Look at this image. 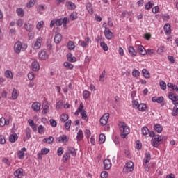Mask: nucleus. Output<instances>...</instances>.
<instances>
[{
    "label": "nucleus",
    "instance_id": "28",
    "mask_svg": "<svg viewBox=\"0 0 178 178\" xmlns=\"http://www.w3.org/2000/svg\"><path fill=\"white\" fill-rule=\"evenodd\" d=\"M43 143H46V144H52L54 143V137L49 136V138H44Z\"/></svg>",
    "mask_w": 178,
    "mask_h": 178
},
{
    "label": "nucleus",
    "instance_id": "63",
    "mask_svg": "<svg viewBox=\"0 0 178 178\" xmlns=\"http://www.w3.org/2000/svg\"><path fill=\"white\" fill-rule=\"evenodd\" d=\"M43 110L42 111V113H44V115H46V113H48V108L47 106L42 105Z\"/></svg>",
    "mask_w": 178,
    "mask_h": 178
},
{
    "label": "nucleus",
    "instance_id": "45",
    "mask_svg": "<svg viewBox=\"0 0 178 178\" xmlns=\"http://www.w3.org/2000/svg\"><path fill=\"white\" fill-rule=\"evenodd\" d=\"M148 133H149V129H148V127H143L142 128V134H143V136H147V134H148Z\"/></svg>",
    "mask_w": 178,
    "mask_h": 178
},
{
    "label": "nucleus",
    "instance_id": "8",
    "mask_svg": "<svg viewBox=\"0 0 178 178\" xmlns=\"http://www.w3.org/2000/svg\"><path fill=\"white\" fill-rule=\"evenodd\" d=\"M104 35L107 40H112V38L113 37V33L111 31L109 28L106 27V26H105Z\"/></svg>",
    "mask_w": 178,
    "mask_h": 178
},
{
    "label": "nucleus",
    "instance_id": "37",
    "mask_svg": "<svg viewBox=\"0 0 178 178\" xmlns=\"http://www.w3.org/2000/svg\"><path fill=\"white\" fill-rule=\"evenodd\" d=\"M24 29L26 30V31H31V30H33V24L30 23L25 24Z\"/></svg>",
    "mask_w": 178,
    "mask_h": 178
},
{
    "label": "nucleus",
    "instance_id": "54",
    "mask_svg": "<svg viewBox=\"0 0 178 178\" xmlns=\"http://www.w3.org/2000/svg\"><path fill=\"white\" fill-rule=\"evenodd\" d=\"M100 47H102V49L104 51H108V44H106L105 42H102L100 43Z\"/></svg>",
    "mask_w": 178,
    "mask_h": 178
},
{
    "label": "nucleus",
    "instance_id": "22",
    "mask_svg": "<svg viewBox=\"0 0 178 178\" xmlns=\"http://www.w3.org/2000/svg\"><path fill=\"white\" fill-rule=\"evenodd\" d=\"M8 124H9V120H6L5 118H0V126L1 127H3L5 125L8 126Z\"/></svg>",
    "mask_w": 178,
    "mask_h": 178
},
{
    "label": "nucleus",
    "instance_id": "1",
    "mask_svg": "<svg viewBox=\"0 0 178 178\" xmlns=\"http://www.w3.org/2000/svg\"><path fill=\"white\" fill-rule=\"evenodd\" d=\"M120 131V137L122 138H126V137L128 136V134H130V129H129V127L127 126V124L126 122H120L118 124Z\"/></svg>",
    "mask_w": 178,
    "mask_h": 178
},
{
    "label": "nucleus",
    "instance_id": "42",
    "mask_svg": "<svg viewBox=\"0 0 178 178\" xmlns=\"http://www.w3.org/2000/svg\"><path fill=\"white\" fill-rule=\"evenodd\" d=\"M105 140H106L105 135L104 134H101L99 135V143L100 144H104V143H105Z\"/></svg>",
    "mask_w": 178,
    "mask_h": 178
},
{
    "label": "nucleus",
    "instance_id": "20",
    "mask_svg": "<svg viewBox=\"0 0 178 178\" xmlns=\"http://www.w3.org/2000/svg\"><path fill=\"white\" fill-rule=\"evenodd\" d=\"M136 109H138L140 112H145V109H147V104L141 103L138 105Z\"/></svg>",
    "mask_w": 178,
    "mask_h": 178
},
{
    "label": "nucleus",
    "instance_id": "4",
    "mask_svg": "<svg viewBox=\"0 0 178 178\" xmlns=\"http://www.w3.org/2000/svg\"><path fill=\"white\" fill-rule=\"evenodd\" d=\"M41 42H42V38H38L36 41L32 43V48L33 49H40L41 48Z\"/></svg>",
    "mask_w": 178,
    "mask_h": 178
},
{
    "label": "nucleus",
    "instance_id": "26",
    "mask_svg": "<svg viewBox=\"0 0 178 178\" xmlns=\"http://www.w3.org/2000/svg\"><path fill=\"white\" fill-rule=\"evenodd\" d=\"M129 53L130 54V55H131V56H133V58H134V56H137V52L134 49V47L131 46L129 47Z\"/></svg>",
    "mask_w": 178,
    "mask_h": 178
},
{
    "label": "nucleus",
    "instance_id": "43",
    "mask_svg": "<svg viewBox=\"0 0 178 178\" xmlns=\"http://www.w3.org/2000/svg\"><path fill=\"white\" fill-rule=\"evenodd\" d=\"M58 141L59 143H60V141H62V143H67L69 139L66 135H63L61 138H59Z\"/></svg>",
    "mask_w": 178,
    "mask_h": 178
},
{
    "label": "nucleus",
    "instance_id": "10",
    "mask_svg": "<svg viewBox=\"0 0 178 178\" xmlns=\"http://www.w3.org/2000/svg\"><path fill=\"white\" fill-rule=\"evenodd\" d=\"M38 56L42 60H46V59H48V54H47V51L45 50L40 51L38 54Z\"/></svg>",
    "mask_w": 178,
    "mask_h": 178
},
{
    "label": "nucleus",
    "instance_id": "41",
    "mask_svg": "<svg viewBox=\"0 0 178 178\" xmlns=\"http://www.w3.org/2000/svg\"><path fill=\"white\" fill-rule=\"evenodd\" d=\"M165 100V98L161 96L157 98V104H161V106H165V103H163V101Z\"/></svg>",
    "mask_w": 178,
    "mask_h": 178
},
{
    "label": "nucleus",
    "instance_id": "62",
    "mask_svg": "<svg viewBox=\"0 0 178 178\" xmlns=\"http://www.w3.org/2000/svg\"><path fill=\"white\" fill-rule=\"evenodd\" d=\"M6 143V139H5V136L0 135V144H5Z\"/></svg>",
    "mask_w": 178,
    "mask_h": 178
},
{
    "label": "nucleus",
    "instance_id": "6",
    "mask_svg": "<svg viewBox=\"0 0 178 178\" xmlns=\"http://www.w3.org/2000/svg\"><path fill=\"white\" fill-rule=\"evenodd\" d=\"M134 163H133V161H129L126 163L125 168L123 169V172H133L134 170Z\"/></svg>",
    "mask_w": 178,
    "mask_h": 178
},
{
    "label": "nucleus",
    "instance_id": "55",
    "mask_svg": "<svg viewBox=\"0 0 178 178\" xmlns=\"http://www.w3.org/2000/svg\"><path fill=\"white\" fill-rule=\"evenodd\" d=\"M141 148H143V145L141 144V142L140 140H137L136 149L140 150L141 149Z\"/></svg>",
    "mask_w": 178,
    "mask_h": 178
},
{
    "label": "nucleus",
    "instance_id": "33",
    "mask_svg": "<svg viewBox=\"0 0 178 178\" xmlns=\"http://www.w3.org/2000/svg\"><path fill=\"white\" fill-rule=\"evenodd\" d=\"M16 12L19 17H23V16H24V10H23V8H17Z\"/></svg>",
    "mask_w": 178,
    "mask_h": 178
},
{
    "label": "nucleus",
    "instance_id": "13",
    "mask_svg": "<svg viewBox=\"0 0 178 178\" xmlns=\"http://www.w3.org/2000/svg\"><path fill=\"white\" fill-rule=\"evenodd\" d=\"M32 109L35 111V112H38L40 109L41 108V104H40L38 102H34L32 106Z\"/></svg>",
    "mask_w": 178,
    "mask_h": 178
},
{
    "label": "nucleus",
    "instance_id": "48",
    "mask_svg": "<svg viewBox=\"0 0 178 178\" xmlns=\"http://www.w3.org/2000/svg\"><path fill=\"white\" fill-rule=\"evenodd\" d=\"M64 66H65V67H67V69H73V67H74L73 64H72L69 62H65L64 63Z\"/></svg>",
    "mask_w": 178,
    "mask_h": 178
},
{
    "label": "nucleus",
    "instance_id": "23",
    "mask_svg": "<svg viewBox=\"0 0 178 178\" xmlns=\"http://www.w3.org/2000/svg\"><path fill=\"white\" fill-rule=\"evenodd\" d=\"M5 76L6 79H9L10 80L13 79V73H12V71L10 70H6L5 71Z\"/></svg>",
    "mask_w": 178,
    "mask_h": 178
},
{
    "label": "nucleus",
    "instance_id": "32",
    "mask_svg": "<svg viewBox=\"0 0 178 178\" xmlns=\"http://www.w3.org/2000/svg\"><path fill=\"white\" fill-rule=\"evenodd\" d=\"M154 129L157 133H162V130H163L161 124H155Z\"/></svg>",
    "mask_w": 178,
    "mask_h": 178
},
{
    "label": "nucleus",
    "instance_id": "21",
    "mask_svg": "<svg viewBox=\"0 0 178 178\" xmlns=\"http://www.w3.org/2000/svg\"><path fill=\"white\" fill-rule=\"evenodd\" d=\"M138 51L140 55H146L147 51L145 50V48L143 45H138Z\"/></svg>",
    "mask_w": 178,
    "mask_h": 178
},
{
    "label": "nucleus",
    "instance_id": "19",
    "mask_svg": "<svg viewBox=\"0 0 178 178\" xmlns=\"http://www.w3.org/2000/svg\"><path fill=\"white\" fill-rule=\"evenodd\" d=\"M32 70L34 72H38L40 70V64L37 61H33L32 63Z\"/></svg>",
    "mask_w": 178,
    "mask_h": 178
},
{
    "label": "nucleus",
    "instance_id": "58",
    "mask_svg": "<svg viewBox=\"0 0 178 178\" xmlns=\"http://www.w3.org/2000/svg\"><path fill=\"white\" fill-rule=\"evenodd\" d=\"M105 74H106V72L103 70L102 74L99 76V81H104V79L105 78Z\"/></svg>",
    "mask_w": 178,
    "mask_h": 178
},
{
    "label": "nucleus",
    "instance_id": "61",
    "mask_svg": "<svg viewBox=\"0 0 178 178\" xmlns=\"http://www.w3.org/2000/svg\"><path fill=\"white\" fill-rule=\"evenodd\" d=\"M101 178H108V172L106 171H103L102 172L100 175Z\"/></svg>",
    "mask_w": 178,
    "mask_h": 178
},
{
    "label": "nucleus",
    "instance_id": "56",
    "mask_svg": "<svg viewBox=\"0 0 178 178\" xmlns=\"http://www.w3.org/2000/svg\"><path fill=\"white\" fill-rule=\"evenodd\" d=\"M31 129L30 128L26 129V138H30L31 137Z\"/></svg>",
    "mask_w": 178,
    "mask_h": 178
},
{
    "label": "nucleus",
    "instance_id": "59",
    "mask_svg": "<svg viewBox=\"0 0 178 178\" xmlns=\"http://www.w3.org/2000/svg\"><path fill=\"white\" fill-rule=\"evenodd\" d=\"M49 152V149L48 148H43L41 150L42 155H47Z\"/></svg>",
    "mask_w": 178,
    "mask_h": 178
},
{
    "label": "nucleus",
    "instance_id": "16",
    "mask_svg": "<svg viewBox=\"0 0 178 178\" xmlns=\"http://www.w3.org/2000/svg\"><path fill=\"white\" fill-rule=\"evenodd\" d=\"M164 31L165 34H171L172 33V29H170V24L167 23L164 25Z\"/></svg>",
    "mask_w": 178,
    "mask_h": 178
},
{
    "label": "nucleus",
    "instance_id": "60",
    "mask_svg": "<svg viewBox=\"0 0 178 178\" xmlns=\"http://www.w3.org/2000/svg\"><path fill=\"white\" fill-rule=\"evenodd\" d=\"M70 18L71 20H76L77 19V14L76 13H72L70 15Z\"/></svg>",
    "mask_w": 178,
    "mask_h": 178
},
{
    "label": "nucleus",
    "instance_id": "30",
    "mask_svg": "<svg viewBox=\"0 0 178 178\" xmlns=\"http://www.w3.org/2000/svg\"><path fill=\"white\" fill-rule=\"evenodd\" d=\"M69 154H71L73 156H76L77 155V153H76V149L72 147H67Z\"/></svg>",
    "mask_w": 178,
    "mask_h": 178
},
{
    "label": "nucleus",
    "instance_id": "52",
    "mask_svg": "<svg viewBox=\"0 0 178 178\" xmlns=\"http://www.w3.org/2000/svg\"><path fill=\"white\" fill-rule=\"evenodd\" d=\"M49 123H50V124L52 127H56V126L58 125V123L56 122V120H55L54 119H50L49 120Z\"/></svg>",
    "mask_w": 178,
    "mask_h": 178
},
{
    "label": "nucleus",
    "instance_id": "11",
    "mask_svg": "<svg viewBox=\"0 0 178 178\" xmlns=\"http://www.w3.org/2000/svg\"><path fill=\"white\" fill-rule=\"evenodd\" d=\"M69 22V19L67 17H64L63 19H54L51 21V23H67Z\"/></svg>",
    "mask_w": 178,
    "mask_h": 178
},
{
    "label": "nucleus",
    "instance_id": "39",
    "mask_svg": "<svg viewBox=\"0 0 178 178\" xmlns=\"http://www.w3.org/2000/svg\"><path fill=\"white\" fill-rule=\"evenodd\" d=\"M17 97H19V95L17 94V90L14 88L12 92V98L13 99H17Z\"/></svg>",
    "mask_w": 178,
    "mask_h": 178
},
{
    "label": "nucleus",
    "instance_id": "53",
    "mask_svg": "<svg viewBox=\"0 0 178 178\" xmlns=\"http://www.w3.org/2000/svg\"><path fill=\"white\" fill-rule=\"evenodd\" d=\"M90 94L91 93L90 92H88V90H84L83 92V96L84 99H87V98H88V97H90Z\"/></svg>",
    "mask_w": 178,
    "mask_h": 178
},
{
    "label": "nucleus",
    "instance_id": "38",
    "mask_svg": "<svg viewBox=\"0 0 178 178\" xmlns=\"http://www.w3.org/2000/svg\"><path fill=\"white\" fill-rule=\"evenodd\" d=\"M152 6H154V1H150L148 3H146L145 9L147 10H149V9H151V8H152Z\"/></svg>",
    "mask_w": 178,
    "mask_h": 178
},
{
    "label": "nucleus",
    "instance_id": "2",
    "mask_svg": "<svg viewBox=\"0 0 178 178\" xmlns=\"http://www.w3.org/2000/svg\"><path fill=\"white\" fill-rule=\"evenodd\" d=\"M163 140V137L162 136L156 135L154 138H153L151 140V144L155 148H158L159 147V144H161V141Z\"/></svg>",
    "mask_w": 178,
    "mask_h": 178
},
{
    "label": "nucleus",
    "instance_id": "5",
    "mask_svg": "<svg viewBox=\"0 0 178 178\" xmlns=\"http://www.w3.org/2000/svg\"><path fill=\"white\" fill-rule=\"evenodd\" d=\"M108 120H109V113H105L99 120L100 124L105 126L108 123Z\"/></svg>",
    "mask_w": 178,
    "mask_h": 178
},
{
    "label": "nucleus",
    "instance_id": "15",
    "mask_svg": "<svg viewBox=\"0 0 178 178\" xmlns=\"http://www.w3.org/2000/svg\"><path fill=\"white\" fill-rule=\"evenodd\" d=\"M24 151H27V149H26V147H23V148H22L21 150H19L17 152V156H18L19 159H24Z\"/></svg>",
    "mask_w": 178,
    "mask_h": 178
},
{
    "label": "nucleus",
    "instance_id": "12",
    "mask_svg": "<svg viewBox=\"0 0 178 178\" xmlns=\"http://www.w3.org/2000/svg\"><path fill=\"white\" fill-rule=\"evenodd\" d=\"M14 176H15V178L23 177V169L19 168V169H17L16 171H15Z\"/></svg>",
    "mask_w": 178,
    "mask_h": 178
},
{
    "label": "nucleus",
    "instance_id": "36",
    "mask_svg": "<svg viewBox=\"0 0 178 178\" xmlns=\"http://www.w3.org/2000/svg\"><path fill=\"white\" fill-rule=\"evenodd\" d=\"M86 9H87V10L88 11V13H89L90 15H92V13H93L92 5H91L90 3H88L86 4Z\"/></svg>",
    "mask_w": 178,
    "mask_h": 178
},
{
    "label": "nucleus",
    "instance_id": "34",
    "mask_svg": "<svg viewBox=\"0 0 178 178\" xmlns=\"http://www.w3.org/2000/svg\"><path fill=\"white\" fill-rule=\"evenodd\" d=\"M83 137H84V135L83 134V131L79 130V132L77 133V136H76L77 141H81V140H83Z\"/></svg>",
    "mask_w": 178,
    "mask_h": 178
},
{
    "label": "nucleus",
    "instance_id": "47",
    "mask_svg": "<svg viewBox=\"0 0 178 178\" xmlns=\"http://www.w3.org/2000/svg\"><path fill=\"white\" fill-rule=\"evenodd\" d=\"M159 86H160V88H161V90H163V91H165V90H166V83H165L164 81H160Z\"/></svg>",
    "mask_w": 178,
    "mask_h": 178
},
{
    "label": "nucleus",
    "instance_id": "51",
    "mask_svg": "<svg viewBox=\"0 0 178 178\" xmlns=\"http://www.w3.org/2000/svg\"><path fill=\"white\" fill-rule=\"evenodd\" d=\"M44 10H45V7L42 5H39L38 6V13H43Z\"/></svg>",
    "mask_w": 178,
    "mask_h": 178
},
{
    "label": "nucleus",
    "instance_id": "27",
    "mask_svg": "<svg viewBox=\"0 0 178 178\" xmlns=\"http://www.w3.org/2000/svg\"><path fill=\"white\" fill-rule=\"evenodd\" d=\"M60 41H62V35L58 33L54 37V42H56V44H59Z\"/></svg>",
    "mask_w": 178,
    "mask_h": 178
},
{
    "label": "nucleus",
    "instance_id": "57",
    "mask_svg": "<svg viewBox=\"0 0 178 178\" xmlns=\"http://www.w3.org/2000/svg\"><path fill=\"white\" fill-rule=\"evenodd\" d=\"M44 126L42 125H40L38 128V131L39 133V134H42V133H44Z\"/></svg>",
    "mask_w": 178,
    "mask_h": 178
},
{
    "label": "nucleus",
    "instance_id": "7",
    "mask_svg": "<svg viewBox=\"0 0 178 178\" xmlns=\"http://www.w3.org/2000/svg\"><path fill=\"white\" fill-rule=\"evenodd\" d=\"M22 48H23L22 42H17L14 45V52H15V54H20V52H22Z\"/></svg>",
    "mask_w": 178,
    "mask_h": 178
},
{
    "label": "nucleus",
    "instance_id": "40",
    "mask_svg": "<svg viewBox=\"0 0 178 178\" xmlns=\"http://www.w3.org/2000/svg\"><path fill=\"white\" fill-rule=\"evenodd\" d=\"M65 124V127L66 130H69V129H70V126H72V120H68L67 122L65 121V122H64Z\"/></svg>",
    "mask_w": 178,
    "mask_h": 178
},
{
    "label": "nucleus",
    "instance_id": "46",
    "mask_svg": "<svg viewBox=\"0 0 178 178\" xmlns=\"http://www.w3.org/2000/svg\"><path fill=\"white\" fill-rule=\"evenodd\" d=\"M132 76L134 77H140V71L138 70L134 69L132 72Z\"/></svg>",
    "mask_w": 178,
    "mask_h": 178
},
{
    "label": "nucleus",
    "instance_id": "50",
    "mask_svg": "<svg viewBox=\"0 0 178 178\" xmlns=\"http://www.w3.org/2000/svg\"><path fill=\"white\" fill-rule=\"evenodd\" d=\"M35 5V0H30L27 3H26V7L28 8H33V6Z\"/></svg>",
    "mask_w": 178,
    "mask_h": 178
},
{
    "label": "nucleus",
    "instance_id": "31",
    "mask_svg": "<svg viewBox=\"0 0 178 178\" xmlns=\"http://www.w3.org/2000/svg\"><path fill=\"white\" fill-rule=\"evenodd\" d=\"M67 47L70 51H72L73 49H74V42L73 41H69L67 44Z\"/></svg>",
    "mask_w": 178,
    "mask_h": 178
},
{
    "label": "nucleus",
    "instance_id": "35",
    "mask_svg": "<svg viewBox=\"0 0 178 178\" xmlns=\"http://www.w3.org/2000/svg\"><path fill=\"white\" fill-rule=\"evenodd\" d=\"M142 73L145 79H149L150 74L149 72L147 70V69L142 70Z\"/></svg>",
    "mask_w": 178,
    "mask_h": 178
},
{
    "label": "nucleus",
    "instance_id": "3",
    "mask_svg": "<svg viewBox=\"0 0 178 178\" xmlns=\"http://www.w3.org/2000/svg\"><path fill=\"white\" fill-rule=\"evenodd\" d=\"M84 109V105L83 103H81L79 107V111H81V115L82 116V119L84 120H88V118L87 117V112H86V110Z\"/></svg>",
    "mask_w": 178,
    "mask_h": 178
},
{
    "label": "nucleus",
    "instance_id": "17",
    "mask_svg": "<svg viewBox=\"0 0 178 178\" xmlns=\"http://www.w3.org/2000/svg\"><path fill=\"white\" fill-rule=\"evenodd\" d=\"M67 59L68 62H71L72 63L76 62V57L73 56V54H72V53H68L67 54Z\"/></svg>",
    "mask_w": 178,
    "mask_h": 178
},
{
    "label": "nucleus",
    "instance_id": "29",
    "mask_svg": "<svg viewBox=\"0 0 178 178\" xmlns=\"http://www.w3.org/2000/svg\"><path fill=\"white\" fill-rule=\"evenodd\" d=\"M60 120L62 121V122H66V121L69 120V115L67 114H62L60 116Z\"/></svg>",
    "mask_w": 178,
    "mask_h": 178
},
{
    "label": "nucleus",
    "instance_id": "25",
    "mask_svg": "<svg viewBox=\"0 0 178 178\" xmlns=\"http://www.w3.org/2000/svg\"><path fill=\"white\" fill-rule=\"evenodd\" d=\"M17 138H18L17 134H13L9 137V141L10 143H15V141H17Z\"/></svg>",
    "mask_w": 178,
    "mask_h": 178
},
{
    "label": "nucleus",
    "instance_id": "24",
    "mask_svg": "<svg viewBox=\"0 0 178 178\" xmlns=\"http://www.w3.org/2000/svg\"><path fill=\"white\" fill-rule=\"evenodd\" d=\"M149 161H151V154L146 153L145 159L143 160V165H147V163H149Z\"/></svg>",
    "mask_w": 178,
    "mask_h": 178
},
{
    "label": "nucleus",
    "instance_id": "49",
    "mask_svg": "<svg viewBox=\"0 0 178 178\" xmlns=\"http://www.w3.org/2000/svg\"><path fill=\"white\" fill-rule=\"evenodd\" d=\"M68 159H70V155H69V153H65L63 156V162H67Z\"/></svg>",
    "mask_w": 178,
    "mask_h": 178
},
{
    "label": "nucleus",
    "instance_id": "18",
    "mask_svg": "<svg viewBox=\"0 0 178 178\" xmlns=\"http://www.w3.org/2000/svg\"><path fill=\"white\" fill-rule=\"evenodd\" d=\"M168 98H169V99H171V101H172V102H177V101H178V96L175 95V94H173V92L169 93Z\"/></svg>",
    "mask_w": 178,
    "mask_h": 178
},
{
    "label": "nucleus",
    "instance_id": "9",
    "mask_svg": "<svg viewBox=\"0 0 178 178\" xmlns=\"http://www.w3.org/2000/svg\"><path fill=\"white\" fill-rule=\"evenodd\" d=\"M104 163V169L105 170H109L111 168H112V163H111V160L109 159H106L103 161Z\"/></svg>",
    "mask_w": 178,
    "mask_h": 178
},
{
    "label": "nucleus",
    "instance_id": "64",
    "mask_svg": "<svg viewBox=\"0 0 178 178\" xmlns=\"http://www.w3.org/2000/svg\"><path fill=\"white\" fill-rule=\"evenodd\" d=\"M28 79H29V80H34V73H33V72H29V73L28 74Z\"/></svg>",
    "mask_w": 178,
    "mask_h": 178
},
{
    "label": "nucleus",
    "instance_id": "14",
    "mask_svg": "<svg viewBox=\"0 0 178 178\" xmlns=\"http://www.w3.org/2000/svg\"><path fill=\"white\" fill-rule=\"evenodd\" d=\"M65 6H67V8L70 9V10H74V9H76V4H74V3L72 1L66 2Z\"/></svg>",
    "mask_w": 178,
    "mask_h": 178
},
{
    "label": "nucleus",
    "instance_id": "44",
    "mask_svg": "<svg viewBox=\"0 0 178 178\" xmlns=\"http://www.w3.org/2000/svg\"><path fill=\"white\" fill-rule=\"evenodd\" d=\"M167 86L168 88H172V90H175V91H178V87L176 85H173L172 83H168L167 84Z\"/></svg>",
    "mask_w": 178,
    "mask_h": 178
}]
</instances>
